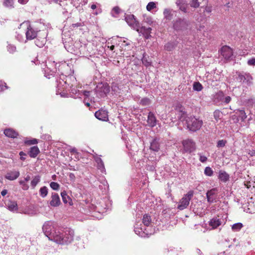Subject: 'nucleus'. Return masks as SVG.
<instances>
[{"instance_id":"nucleus-1","label":"nucleus","mask_w":255,"mask_h":255,"mask_svg":"<svg viewBox=\"0 0 255 255\" xmlns=\"http://www.w3.org/2000/svg\"><path fill=\"white\" fill-rule=\"evenodd\" d=\"M56 223L51 221L45 222L42 227L44 235L49 240L53 241L59 244L70 243L74 238V231L66 229L64 231L57 229Z\"/></svg>"},{"instance_id":"nucleus-2","label":"nucleus","mask_w":255,"mask_h":255,"mask_svg":"<svg viewBox=\"0 0 255 255\" xmlns=\"http://www.w3.org/2000/svg\"><path fill=\"white\" fill-rule=\"evenodd\" d=\"M236 80L240 82L243 86L249 87L253 84V77L247 72L238 71L236 72Z\"/></svg>"},{"instance_id":"nucleus-3","label":"nucleus","mask_w":255,"mask_h":255,"mask_svg":"<svg viewBox=\"0 0 255 255\" xmlns=\"http://www.w3.org/2000/svg\"><path fill=\"white\" fill-rule=\"evenodd\" d=\"M26 27L25 32L26 40H32L36 37L37 32L40 31L39 26L36 25H31L29 21H25L21 24Z\"/></svg>"},{"instance_id":"nucleus-4","label":"nucleus","mask_w":255,"mask_h":255,"mask_svg":"<svg viewBox=\"0 0 255 255\" xmlns=\"http://www.w3.org/2000/svg\"><path fill=\"white\" fill-rule=\"evenodd\" d=\"M186 123L187 128L192 131H196L199 130L202 126L203 121L194 117H188L186 119Z\"/></svg>"},{"instance_id":"nucleus-5","label":"nucleus","mask_w":255,"mask_h":255,"mask_svg":"<svg viewBox=\"0 0 255 255\" xmlns=\"http://www.w3.org/2000/svg\"><path fill=\"white\" fill-rule=\"evenodd\" d=\"M64 44L65 48L68 52L75 55L81 54V51L85 48L84 46H82L80 42H75L74 44L65 42Z\"/></svg>"},{"instance_id":"nucleus-6","label":"nucleus","mask_w":255,"mask_h":255,"mask_svg":"<svg viewBox=\"0 0 255 255\" xmlns=\"http://www.w3.org/2000/svg\"><path fill=\"white\" fill-rule=\"evenodd\" d=\"M172 28L176 31L186 30L188 26V22L185 18H178L172 22Z\"/></svg>"},{"instance_id":"nucleus-7","label":"nucleus","mask_w":255,"mask_h":255,"mask_svg":"<svg viewBox=\"0 0 255 255\" xmlns=\"http://www.w3.org/2000/svg\"><path fill=\"white\" fill-rule=\"evenodd\" d=\"M193 196V192L192 191H189L185 194L178 202L177 208L180 210H182L186 208L189 204L190 201Z\"/></svg>"},{"instance_id":"nucleus-8","label":"nucleus","mask_w":255,"mask_h":255,"mask_svg":"<svg viewBox=\"0 0 255 255\" xmlns=\"http://www.w3.org/2000/svg\"><path fill=\"white\" fill-rule=\"evenodd\" d=\"M183 152L186 153H191L194 151L196 149V143L191 139H186L182 141Z\"/></svg>"},{"instance_id":"nucleus-9","label":"nucleus","mask_w":255,"mask_h":255,"mask_svg":"<svg viewBox=\"0 0 255 255\" xmlns=\"http://www.w3.org/2000/svg\"><path fill=\"white\" fill-rule=\"evenodd\" d=\"M110 92V86L107 83H100L96 88L97 94L101 97L105 96Z\"/></svg>"},{"instance_id":"nucleus-10","label":"nucleus","mask_w":255,"mask_h":255,"mask_svg":"<svg viewBox=\"0 0 255 255\" xmlns=\"http://www.w3.org/2000/svg\"><path fill=\"white\" fill-rule=\"evenodd\" d=\"M206 197L208 203L216 202L218 197V189L214 188L208 190L206 193Z\"/></svg>"},{"instance_id":"nucleus-11","label":"nucleus","mask_w":255,"mask_h":255,"mask_svg":"<svg viewBox=\"0 0 255 255\" xmlns=\"http://www.w3.org/2000/svg\"><path fill=\"white\" fill-rule=\"evenodd\" d=\"M125 20L128 25L133 29H136L139 27V23L136 20L134 16L132 14L127 15L125 16Z\"/></svg>"},{"instance_id":"nucleus-12","label":"nucleus","mask_w":255,"mask_h":255,"mask_svg":"<svg viewBox=\"0 0 255 255\" xmlns=\"http://www.w3.org/2000/svg\"><path fill=\"white\" fill-rule=\"evenodd\" d=\"M221 54L225 59L229 60L232 58L233 52L230 47L224 46L221 48Z\"/></svg>"},{"instance_id":"nucleus-13","label":"nucleus","mask_w":255,"mask_h":255,"mask_svg":"<svg viewBox=\"0 0 255 255\" xmlns=\"http://www.w3.org/2000/svg\"><path fill=\"white\" fill-rule=\"evenodd\" d=\"M136 30L140 34L142 35L145 39H149L151 36L150 33L152 29L150 27L142 26L139 28V26L137 28H136Z\"/></svg>"},{"instance_id":"nucleus-14","label":"nucleus","mask_w":255,"mask_h":255,"mask_svg":"<svg viewBox=\"0 0 255 255\" xmlns=\"http://www.w3.org/2000/svg\"><path fill=\"white\" fill-rule=\"evenodd\" d=\"M175 4L179 10L186 13L188 12V4L184 0H176Z\"/></svg>"},{"instance_id":"nucleus-15","label":"nucleus","mask_w":255,"mask_h":255,"mask_svg":"<svg viewBox=\"0 0 255 255\" xmlns=\"http://www.w3.org/2000/svg\"><path fill=\"white\" fill-rule=\"evenodd\" d=\"M95 116L98 119L106 121L108 120V112L104 110H99L95 113Z\"/></svg>"},{"instance_id":"nucleus-16","label":"nucleus","mask_w":255,"mask_h":255,"mask_svg":"<svg viewBox=\"0 0 255 255\" xmlns=\"http://www.w3.org/2000/svg\"><path fill=\"white\" fill-rule=\"evenodd\" d=\"M20 175L19 172L16 170L8 171L5 175L4 177L6 179L12 181L17 179Z\"/></svg>"},{"instance_id":"nucleus-17","label":"nucleus","mask_w":255,"mask_h":255,"mask_svg":"<svg viewBox=\"0 0 255 255\" xmlns=\"http://www.w3.org/2000/svg\"><path fill=\"white\" fill-rule=\"evenodd\" d=\"M176 11L172 8H166L163 10V14L164 19L167 20H171L173 17L174 12Z\"/></svg>"},{"instance_id":"nucleus-18","label":"nucleus","mask_w":255,"mask_h":255,"mask_svg":"<svg viewBox=\"0 0 255 255\" xmlns=\"http://www.w3.org/2000/svg\"><path fill=\"white\" fill-rule=\"evenodd\" d=\"M234 112L235 114L233 116L238 117V121L240 120L244 122L247 118V115L244 110L237 109Z\"/></svg>"},{"instance_id":"nucleus-19","label":"nucleus","mask_w":255,"mask_h":255,"mask_svg":"<svg viewBox=\"0 0 255 255\" xmlns=\"http://www.w3.org/2000/svg\"><path fill=\"white\" fill-rule=\"evenodd\" d=\"M60 200L59 195L56 193H52L51 195V200L50 204L51 206L57 207L60 204Z\"/></svg>"},{"instance_id":"nucleus-20","label":"nucleus","mask_w":255,"mask_h":255,"mask_svg":"<svg viewBox=\"0 0 255 255\" xmlns=\"http://www.w3.org/2000/svg\"><path fill=\"white\" fill-rule=\"evenodd\" d=\"M147 122L150 127H154L156 125L157 120L153 113L150 112L148 113Z\"/></svg>"},{"instance_id":"nucleus-21","label":"nucleus","mask_w":255,"mask_h":255,"mask_svg":"<svg viewBox=\"0 0 255 255\" xmlns=\"http://www.w3.org/2000/svg\"><path fill=\"white\" fill-rule=\"evenodd\" d=\"M5 136L10 138H15L18 136V133L11 128H7L4 130Z\"/></svg>"},{"instance_id":"nucleus-22","label":"nucleus","mask_w":255,"mask_h":255,"mask_svg":"<svg viewBox=\"0 0 255 255\" xmlns=\"http://www.w3.org/2000/svg\"><path fill=\"white\" fill-rule=\"evenodd\" d=\"M40 150L37 146H33L31 147L28 152L30 157L35 158L39 153Z\"/></svg>"},{"instance_id":"nucleus-23","label":"nucleus","mask_w":255,"mask_h":255,"mask_svg":"<svg viewBox=\"0 0 255 255\" xmlns=\"http://www.w3.org/2000/svg\"><path fill=\"white\" fill-rule=\"evenodd\" d=\"M218 178L221 181L226 182L229 179V175L226 172L220 170L219 172Z\"/></svg>"},{"instance_id":"nucleus-24","label":"nucleus","mask_w":255,"mask_h":255,"mask_svg":"<svg viewBox=\"0 0 255 255\" xmlns=\"http://www.w3.org/2000/svg\"><path fill=\"white\" fill-rule=\"evenodd\" d=\"M209 225L212 229H216L221 225V221L219 219L214 218L210 220Z\"/></svg>"},{"instance_id":"nucleus-25","label":"nucleus","mask_w":255,"mask_h":255,"mask_svg":"<svg viewBox=\"0 0 255 255\" xmlns=\"http://www.w3.org/2000/svg\"><path fill=\"white\" fill-rule=\"evenodd\" d=\"M150 149L154 151H158L159 149V143L156 138H154L150 143Z\"/></svg>"},{"instance_id":"nucleus-26","label":"nucleus","mask_w":255,"mask_h":255,"mask_svg":"<svg viewBox=\"0 0 255 255\" xmlns=\"http://www.w3.org/2000/svg\"><path fill=\"white\" fill-rule=\"evenodd\" d=\"M8 209L12 212H16L18 210L17 203L15 201H9L7 205Z\"/></svg>"},{"instance_id":"nucleus-27","label":"nucleus","mask_w":255,"mask_h":255,"mask_svg":"<svg viewBox=\"0 0 255 255\" xmlns=\"http://www.w3.org/2000/svg\"><path fill=\"white\" fill-rule=\"evenodd\" d=\"M41 176L39 175L33 177L30 182V185L32 189H34L37 184L40 181Z\"/></svg>"},{"instance_id":"nucleus-28","label":"nucleus","mask_w":255,"mask_h":255,"mask_svg":"<svg viewBox=\"0 0 255 255\" xmlns=\"http://www.w3.org/2000/svg\"><path fill=\"white\" fill-rule=\"evenodd\" d=\"M95 160L97 163V166L99 169H100L102 172L105 170L104 164L103 160L100 157H96L95 158Z\"/></svg>"},{"instance_id":"nucleus-29","label":"nucleus","mask_w":255,"mask_h":255,"mask_svg":"<svg viewBox=\"0 0 255 255\" xmlns=\"http://www.w3.org/2000/svg\"><path fill=\"white\" fill-rule=\"evenodd\" d=\"M151 222V217L147 214L144 215L142 219V223L144 224V225L146 226H149L150 225Z\"/></svg>"},{"instance_id":"nucleus-30","label":"nucleus","mask_w":255,"mask_h":255,"mask_svg":"<svg viewBox=\"0 0 255 255\" xmlns=\"http://www.w3.org/2000/svg\"><path fill=\"white\" fill-rule=\"evenodd\" d=\"M61 196L64 203H70V201H71V198L68 196L65 191H63L61 193Z\"/></svg>"},{"instance_id":"nucleus-31","label":"nucleus","mask_w":255,"mask_h":255,"mask_svg":"<svg viewBox=\"0 0 255 255\" xmlns=\"http://www.w3.org/2000/svg\"><path fill=\"white\" fill-rule=\"evenodd\" d=\"M202 84L199 82H195L193 85V89L194 91L200 92L203 89Z\"/></svg>"},{"instance_id":"nucleus-32","label":"nucleus","mask_w":255,"mask_h":255,"mask_svg":"<svg viewBox=\"0 0 255 255\" xmlns=\"http://www.w3.org/2000/svg\"><path fill=\"white\" fill-rule=\"evenodd\" d=\"M122 11V10L118 6L114 7L112 11L111 14L113 17H117L118 15Z\"/></svg>"},{"instance_id":"nucleus-33","label":"nucleus","mask_w":255,"mask_h":255,"mask_svg":"<svg viewBox=\"0 0 255 255\" xmlns=\"http://www.w3.org/2000/svg\"><path fill=\"white\" fill-rule=\"evenodd\" d=\"M134 232L136 234L141 237H145L148 235L147 233H145L142 230V229L135 228Z\"/></svg>"},{"instance_id":"nucleus-34","label":"nucleus","mask_w":255,"mask_h":255,"mask_svg":"<svg viewBox=\"0 0 255 255\" xmlns=\"http://www.w3.org/2000/svg\"><path fill=\"white\" fill-rule=\"evenodd\" d=\"M40 195L43 197H45L48 194V188L46 186H43L39 190Z\"/></svg>"},{"instance_id":"nucleus-35","label":"nucleus","mask_w":255,"mask_h":255,"mask_svg":"<svg viewBox=\"0 0 255 255\" xmlns=\"http://www.w3.org/2000/svg\"><path fill=\"white\" fill-rule=\"evenodd\" d=\"M45 41H46V40H45V38H42L41 40L37 38L35 40L34 42H35V45L37 46H38L39 47H43V46L44 45Z\"/></svg>"},{"instance_id":"nucleus-36","label":"nucleus","mask_w":255,"mask_h":255,"mask_svg":"<svg viewBox=\"0 0 255 255\" xmlns=\"http://www.w3.org/2000/svg\"><path fill=\"white\" fill-rule=\"evenodd\" d=\"M243 227V224L241 223H237L234 224L232 227V229L233 231L237 232L240 231L241 228Z\"/></svg>"},{"instance_id":"nucleus-37","label":"nucleus","mask_w":255,"mask_h":255,"mask_svg":"<svg viewBox=\"0 0 255 255\" xmlns=\"http://www.w3.org/2000/svg\"><path fill=\"white\" fill-rule=\"evenodd\" d=\"M222 117V113L219 110H216L214 112V119L218 122Z\"/></svg>"},{"instance_id":"nucleus-38","label":"nucleus","mask_w":255,"mask_h":255,"mask_svg":"<svg viewBox=\"0 0 255 255\" xmlns=\"http://www.w3.org/2000/svg\"><path fill=\"white\" fill-rule=\"evenodd\" d=\"M204 174L208 176H211L213 174V171L210 167H206L204 170Z\"/></svg>"},{"instance_id":"nucleus-39","label":"nucleus","mask_w":255,"mask_h":255,"mask_svg":"<svg viewBox=\"0 0 255 255\" xmlns=\"http://www.w3.org/2000/svg\"><path fill=\"white\" fill-rule=\"evenodd\" d=\"M156 7V3L153 1L149 2L146 5L147 10L150 11Z\"/></svg>"},{"instance_id":"nucleus-40","label":"nucleus","mask_w":255,"mask_h":255,"mask_svg":"<svg viewBox=\"0 0 255 255\" xmlns=\"http://www.w3.org/2000/svg\"><path fill=\"white\" fill-rule=\"evenodd\" d=\"M19 183L21 185V188L24 190H27L29 188L28 185L26 183V182L24 181L23 180H20L19 181Z\"/></svg>"},{"instance_id":"nucleus-41","label":"nucleus","mask_w":255,"mask_h":255,"mask_svg":"<svg viewBox=\"0 0 255 255\" xmlns=\"http://www.w3.org/2000/svg\"><path fill=\"white\" fill-rule=\"evenodd\" d=\"M140 104L143 106H147L150 104V101L148 98H144L140 100Z\"/></svg>"},{"instance_id":"nucleus-42","label":"nucleus","mask_w":255,"mask_h":255,"mask_svg":"<svg viewBox=\"0 0 255 255\" xmlns=\"http://www.w3.org/2000/svg\"><path fill=\"white\" fill-rule=\"evenodd\" d=\"M3 4L8 7H13V0H4Z\"/></svg>"},{"instance_id":"nucleus-43","label":"nucleus","mask_w":255,"mask_h":255,"mask_svg":"<svg viewBox=\"0 0 255 255\" xmlns=\"http://www.w3.org/2000/svg\"><path fill=\"white\" fill-rule=\"evenodd\" d=\"M50 187L54 190H58L59 189L60 185L58 183L55 182H52L50 184Z\"/></svg>"},{"instance_id":"nucleus-44","label":"nucleus","mask_w":255,"mask_h":255,"mask_svg":"<svg viewBox=\"0 0 255 255\" xmlns=\"http://www.w3.org/2000/svg\"><path fill=\"white\" fill-rule=\"evenodd\" d=\"M174 47V45L172 43H167L164 46V48L167 51H171Z\"/></svg>"},{"instance_id":"nucleus-45","label":"nucleus","mask_w":255,"mask_h":255,"mask_svg":"<svg viewBox=\"0 0 255 255\" xmlns=\"http://www.w3.org/2000/svg\"><path fill=\"white\" fill-rule=\"evenodd\" d=\"M142 63L146 67H148L151 65V62L148 61L147 59V58L145 56H143L142 57Z\"/></svg>"},{"instance_id":"nucleus-46","label":"nucleus","mask_w":255,"mask_h":255,"mask_svg":"<svg viewBox=\"0 0 255 255\" xmlns=\"http://www.w3.org/2000/svg\"><path fill=\"white\" fill-rule=\"evenodd\" d=\"M226 143H227L226 140H225L223 139L219 140L217 142V146L218 147H224L225 146Z\"/></svg>"},{"instance_id":"nucleus-47","label":"nucleus","mask_w":255,"mask_h":255,"mask_svg":"<svg viewBox=\"0 0 255 255\" xmlns=\"http://www.w3.org/2000/svg\"><path fill=\"white\" fill-rule=\"evenodd\" d=\"M199 5L200 4L198 0H192L190 3V6L194 8L198 7Z\"/></svg>"},{"instance_id":"nucleus-48","label":"nucleus","mask_w":255,"mask_h":255,"mask_svg":"<svg viewBox=\"0 0 255 255\" xmlns=\"http://www.w3.org/2000/svg\"><path fill=\"white\" fill-rule=\"evenodd\" d=\"M7 50L9 53H13L16 50V47L13 45L9 44L7 46Z\"/></svg>"},{"instance_id":"nucleus-49","label":"nucleus","mask_w":255,"mask_h":255,"mask_svg":"<svg viewBox=\"0 0 255 255\" xmlns=\"http://www.w3.org/2000/svg\"><path fill=\"white\" fill-rule=\"evenodd\" d=\"M198 155L199 156V160L201 162L204 163L207 161V157L204 155H203L201 153H198Z\"/></svg>"},{"instance_id":"nucleus-50","label":"nucleus","mask_w":255,"mask_h":255,"mask_svg":"<svg viewBox=\"0 0 255 255\" xmlns=\"http://www.w3.org/2000/svg\"><path fill=\"white\" fill-rule=\"evenodd\" d=\"M248 64L250 66H255V58L248 60Z\"/></svg>"},{"instance_id":"nucleus-51","label":"nucleus","mask_w":255,"mask_h":255,"mask_svg":"<svg viewBox=\"0 0 255 255\" xmlns=\"http://www.w3.org/2000/svg\"><path fill=\"white\" fill-rule=\"evenodd\" d=\"M19 154L20 156V158L21 160L24 161L25 160V157L24 156H26V154L24 152L20 151L19 153Z\"/></svg>"},{"instance_id":"nucleus-52","label":"nucleus","mask_w":255,"mask_h":255,"mask_svg":"<svg viewBox=\"0 0 255 255\" xmlns=\"http://www.w3.org/2000/svg\"><path fill=\"white\" fill-rule=\"evenodd\" d=\"M27 143L29 144H35L38 143V141L36 139L34 138L32 140L28 141Z\"/></svg>"},{"instance_id":"nucleus-53","label":"nucleus","mask_w":255,"mask_h":255,"mask_svg":"<svg viewBox=\"0 0 255 255\" xmlns=\"http://www.w3.org/2000/svg\"><path fill=\"white\" fill-rule=\"evenodd\" d=\"M231 101V98L230 96H227L225 98L224 103L226 104L229 103Z\"/></svg>"},{"instance_id":"nucleus-54","label":"nucleus","mask_w":255,"mask_h":255,"mask_svg":"<svg viewBox=\"0 0 255 255\" xmlns=\"http://www.w3.org/2000/svg\"><path fill=\"white\" fill-rule=\"evenodd\" d=\"M29 0H18V1L20 4H26Z\"/></svg>"},{"instance_id":"nucleus-55","label":"nucleus","mask_w":255,"mask_h":255,"mask_svg":"<svg viewBox=\"0 0 255 255\" xmlns=\"http://www.w3.org/2000/svg\"><path fill=\"white\" fill-rule=\"evenodd\" d=\"M90 92L87 91H83V95L86 97H88L90 96Z\"/></svg>"},{"instance_id":"nucleus-56","label":"nucleus","mask_w":255,"mask_h":255,"mask_svg":"<svg viewBox=\"0 0 255 255\" xmlns=\"http://www.w3.org/2000/svg\"><path fill=\"white\" fill-rule=\"evenodd\" d=\"M7 87L6 86V84H5L4 86L3 85H0V92L3 91L4 89H7Z\"/></svg>"},{"instance_id":"nucleus-57","label":"nucleus","mask_w":255,"mask_h":255,"mask_svg":"<svg viewBox=\"0 0 255 255\" xmlns=\"http://www.w3.org/2000/svg\"><path fill=\"white\" fill-rule=\"evenodd\" d=\"M30 179V176L29 175H27L24 179L23 180L24 181L27 182H28Z\"/></svg>"},{"instance_id":"nucleus-58","label":"nucleus","mask_w":255,"mask_h":255,"mask_svg":"<svg viewBox=\"0 0 255 255\" xmlns=\"http://www.w3.org/2000/svg\"><path fill=\"white\" fill-rule=\"evenodd\" d=\"M7 193V190L6 189H4L1 192V195L2 196H4Z\"/></svg>"},{"instance_id":"nucleus-59","label":"nucleus","mask_w":255,"mask_h":255,"mask_svg":"<svg viewBox=\"0 0 255 255\" xmlns=\"http://www.w3.org/2000/svg\"><path fill=\"white\" fill-rule=\"evenodd\" d=\"M69 177L71 179L74 180L75 178V175L73 173H70L69 174Z\"/></svg>"},{"instance_id":"nucleus-60","label":"nucleus","mask_w":255,"mask_h":255,"mask_svg":"<svg viewBox=\"0 0 255 255\" xmlns=\"http://www.w3.org/2000/svg\"><path fill=\"white\" fill-rule=\"evenodd\" d=\"M97 7V6L95 4H93L91 5V8L92 9H96Z\"/></svg>"},{"instance_id":"nucleus-61","label":"nucleus","mask_w":255,"mask_h":255,"mask_svg":"<svg viewBox=\"0 0 255 255\" xmlns=\"http://www.w3.org/2000/svg\"><path fill=\"white\" fill-rule=\"evenodd\" d=\"M108 47L111 50H113L115 48V46L114 45H112L110 46H108Z\"/></svg>"},{"instance_id":"nucleus-62","label":"nucleus","mask_w":255,"mask_h":255,"mask_svg":"<svg viewBox=\"0 0 255 255\" xmlns=\"http://www.w3.org/2000/svg\"><path fill=\"white\" fill-rule=\"evenodd\" d=\"M197 253L199 255H202V254L201 251L199 249H197Z\"/></svg>"},{"instance_id":"nucleus-63","label":"nucleus","mask_w":255,"mask_h":255,"mask_svg":"<svg viewBox=\"0 0 255 255\" xmlns=\"http://www.w3.org/2000/svg\"><path fill=\"white\" fill-rule=\"evenodd\" d=\"M72 25H73V27H76V26L78 27V26H79L80 25V24L79 23H75V24H73Z\"/></svg>"},{"instance_id":"nucleus-64","label":"nucleus","mask_w":255,"mask_h":255,"mask_svg":"<svg viewBox=\"0 0 255 255\" xmlns=\"http://www.w3.org/2000/svg\"><path fill=\"white\" fill-rule=\"evenodd\" d=\"M251 156L255 155V151H253L252 152V153H251Z\"/></svg>"}]
</instances>
